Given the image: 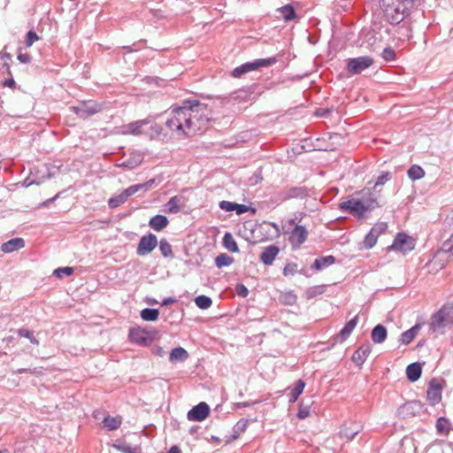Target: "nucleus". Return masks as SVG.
I'll return each mask as SVG.
<instances>
[{
  "mask_svg": "<svg viewBox=\"0 0 453 453\" xmlns=\"http://www.w3.org/2000/svg\"><path fill=\"white\" fill-rule=\"evenodd\" d=\"M210 114L205 104L196 100L184 101L182 105L170 109L165 126L178 135H195L207 129Z\"/></svg>",
  "mask_w": 453,
  "mask_h": 453,
  "instance_id": "f257e3e1",
  "label": "nucleus"
},
{
  "mask_svg": "<svg viewBox=\"0 0 453 453\" xmlns=\"http://www.w3.org/2000/svg\"><path fill=\"white\" fill-rule=\"evenodd\" d=\"M361 198H351L339 203V209L346 211L357 219H362L367 211L379 206L378 196L370 189L361 191Z\"/></svg>",
  "mask_w": 453,
  "mask_h": 453,
  "instance_id": "f03ea898",
  "label": "nucleus"
},
{
  "mask_svg": "<svg viewBox=\"0 0 453 453\" xmlns=\"http://www.w3.org/2000/svg\"><path fill=\"white\" fill-rule=\"evenodd\" d=\"M381 4L386 19L392 25L402 22L410 10L409 7L395 0H382Z\"/></svg>",
  "mask_w": 453,
  "mask_h": 453,
  "instance_id": "7ed1b4c3",
  "label": "nucleus"
},
{
  "mask_svg": "<svg viewBox=\"0 0 453 453\" xmlns=\"http://www.w3.org/2000/svg\"><path fill=\"white\" fill-rule=\"evenodd\" d=\"M453 325V308L449 305L442 306L431 318L430 327L433 331H441Z\"/></svg>",
  "mask_w": 453,
  "mask_h": 453,
  "instance_id": "20e7f679",
  "label": "nucleus"
},
{
  "mask_svg": "<svg viewBox=\"0 0 453 453\" xmlns=\"http://www.w3.org/2000/svg\"><path fill=\"white\" fill-rule=\"evenodd\" d=\"M277 62V58L272 57L267 58H259L255 59L251 62H247L240 66H237L232 71V76L234 78H239L242 74L247 73L249 72L257 70L260 67H267L274 65Z\"/></svg>",
  "mask_w": 453,
  "mask_h": 453,
  "instance_id": "39448f33",
  "label": "nucleus"
},
{
  "mask_svg": "<svg viewBox=\"0 0 453 453\" xmlns=\"http://www.w3.org/2000/svg\"><path fill=\"white\" fill-rule=\"evenodd\" d=\"M70 109L80 118L87 119L100 112L103 110V104L92 100L81 101L77 105L71 106Z\"/></svg>",
  "mask_w": 453,
  "mask_h": 453,
  "instance_id": "423d86ee",
  "label": "nucleus"
},
{
  "mask_svg": "<svg viewBox=\"0 0 453 453\" xmlns=\"http://www.w3.org/2000/svg\"><path fill=\"white\" fill-rule=\"evenodd\" d=\"M373 58L369 56L349 58L347 60V71L349 73L359 74L373 64Z\"/></svg>",
  "mask_w": 453,
  "mask_h": 453,
  "instance_id": "0eeeda50",
  "label": "nucleus"
},
{
  "mask_svg": "<svg viewBox=\"0 0 453 453\" xmlns=\"http://www.w3.org/2000/svg\"><path fill=\"white\" fill-rule=\"evenodd\" d=\"M154 121L153 119L149 117L144 119L136 120L134 122H131L126 126H124L123 133L126 134H133V135H139L142 134H146L143 127L147 125H150V127L156 132L159 133V128L155 125L153 126Z\"/></svg>",
  "mask_w": 453,
  "mask_h": 453,
  "instance_id": "6e6552de",
  "label": "nucleus"
},
{
  "mask_svg": "<svg viewBox=\"0 0 453 453\" xmlns=\"http://www.w3.org/2000/svg\"><path fill=\"white\" fill-rule=\"evenodd\" d=\"M413 249L414 242L412 238L403 233L397 234L392 245L388 247L389 250H397L403 253H407Z\"/></svg>",
  "mask_w": 453,
  "mask_h": 453,
  "instance_id": "1a4fd4ad",
  "label": "nucleus"
},
{
  "mask_svg": "<svg viewBox=\"0 0 453 453\" xmlns=\"http://www.w3.org/2000/svg\"><path fill=\"white\" fill-rule=\"evenodd\" d=\"M157 239L154 234H149L147 235H143L138 243L136 253L138 256L143 257L154 250V249L157 246Z\"/></svg>",
  "mask_w": 453,
  "mask_h": 453,
  "instance_id": "9d476101",
  "label": "nucleus"
},
{
  "mask_svg": "<svg viewBox=\"0 0 453 453\" xmlns=\"http://www.w3.org/2000/svg\"><path fill=\"white\" fill-rule=\"evenodd\" d=\"M210 413V407L205 402H201L197 405L194 406L187 414V418L189 421H203Z\"/></svg>",
  "mask_w": 453,
  "mask_h": 453,
  "instance_id": "9b49d317",
  "label": "nucleus"
},
{
  "mask_svg": "<svg viewBox=\"0 0 453 453\" xmlns=\"http://www.w3.org/2000/svg\"><path fill=\"white\" fill-rule=\"evenodd\" d=\"M308 231L303 226H296L289 233L288 241L294 248H299L307 239Z\"/></svg>",
  "mask_w": 453,
  "mask_h": 453,
  "instance_id": "f8f14e48",
  "label": "nucleus"
},
{
  "mask_svg": "<svg viewBox=\"0 0 453 453\" xmlns=\"http://www.w3.org/2000/svg\"><path fill=\"white\" fill-rule=\"evenodd\" d=\"M442 388L441 384L433 379L428 385L426 397L431 405H436L441 400Z\"/></svg>",
  "mask_w": 453,
  "mask_h": 453,
  "instance_id": "ddd939ff",
  "label": "nucleus"
},
{
  "mask_svg": "<svg viewBox=\"0 0 453 453\" xmlns=\"http://www.w3.org/2000/svg\"><path fill=\"white\" fill-rule=\"evenodd\" d=\"M363 426L360 423L349 421L345 422L340 430V436L348 441L352 440L357 434L361 432Z\"/></svg>",
  "mask_w": 453,
  "mask_h": 453,
  "instance_id": "4468645a",
  "label": "nucleus"
},
{
  "mask_svg": "<svg viewBox=\"0 0 453 453\" xmlns=\"http://www.w3.org/2000/svg\"><path fill=\"white\" fill-rule=\"evenodd\" d=\"M134 186H130L127 188L124 189L120 194L111 196L108 200V206L111 209H115L121 204H123L130 196L136 194Z\"/></svg>",
  "mask_w": 453,
  "mask_h": 453,
  "instance_id": "2eb2a0df",
  "label": "nucleus"
},
{
  "mask_svg": "<svg viewBox=\"0 0 453 453\" xmlns=\"http://www.w3.org/2000/svg\"><path fill=\"white\" fill-rule=\"evenodd\" d=\"M130 341L134 343L147 346L150 343L151 339L147 331L142 328H132L129 331Z\"/></svg>",
  "mask_w": 453,
  "mask_h": 453,
  "instance_id": "dca6fc26",
  "label": "nucleus"
},
{
  "mask_svg": "<svg viewBox=\"0 0 453 453\" xmlns=\"http://www.w3.org/2000/svg\"><path fill=\"white\" fill-rule=\"evenodd\" d=\"M143 159L144 157L142 153L134 151L131 153L127 160L116 163V166L132 170L138 167L142 163Z\"/></svg>",
  "mask_w": 453,
  "mask_h": 453,
  "instance_id": "f3484780",
  "label": "nucleus"
},
{
  "mask_svg": "<svg viewBox=\"0 0 453 453\" xmlns=\"http://www.w3.org/2000/svg\"><path fill=\"white\" fill-rule=\"evenodd\" d=\"M372 351L370 344L360 346L352 355L351 360L357 366H362Z\"/></svg>",
  "mask_w": 453,
  "mask_h": 453,
  "instance_id": "a211bd4d",
  "label": "nucleus"
},
{
  "mask_svg": "<svg viewBox=\"0 0 453 453\" xmlns=\"http://www.w3.org/2000/svg\"><path fill=\"white\" fill-rule=\"evenodd\" d=\"M279 252L280 249L278 246L274 244L267 246L261 253L260 259L265 265H270L273 263Z\"/></svg>",
  "mask_w": 453,
  "mask_h": 453,
  "instance_id": "6ab92c4d",
  "label": "nucleus"
},
{
  "mask_svg": "<svg viewBox=\"0 0 453 453\" xmlns=\"http://www.w3.org/2000/svg\"><path fill=\"white\" fill-rule=\"evenodd\" d=\"M25 246V241L22 238H12L1 246V250L4 253H11L19 250Z\"/></svg>",
  "mask_w": 453,
  "mask_h": 453,
  "instance_id": "aec40b11",
  "label": "nucleus"
},
{
  "mask_svg": "<svg viewBox=\"0 0 453 453\" xmlns=\"http://www.w3.org/2000/svg\"><path fill=\"white\" fill-rule=\"evenodd\" d=\"M358 322V316L356 315L349 321H348L345 326L341 329L338 337L340 338V342H343L346 341L349 336L351 334L355 327L357 326Z\"/></svg>",
  "mask_w": 453,
  "mask_h": 453,
  "instance_id": "412c9836",
  "label": "nucleus"
},
{
  "mask_svg": "<svg viewBox=\"0 0 453 453\" xmlns=\"http://www.w3.org/2000/svg\"><path fill=\"white\" fill-rule=\"evenodd\" d=\"M169 223L166 216L157 214L150 218L149 221V226L155 231H162L165 229Z\"/></svg>",
  "mask_w": 453,
  "mask_h": 453,
  "instance_id": "4be33fe9",
  "label": "nucleus"
},
{
  "mask_svg": "<svg viewBox=\"0 0 453 453\" xmlns=\"http://www.w3.org/2000/svg\"><path fill=\"white\" fill-rule=\"evenodd\" d=\"M387 335H388L387 328L380 324L375 326L372 328V333H371L372 341L375 344H380V343L384 342L387 339Z\"/></svg>",
  "mask_w": 453,
  "mask_h": 453,
  "instance_id": "5701e85b",
  "label": "nucleus"
},
{
  "mask_svg": "<svg viewBox=\"0 0 453 453\" xmlns=\"http://www.w3.org/2000/svg\"><path fill=\"white\" fill-rule=\"evenodd\" d=\"M335 257L332 255L321 257L315 259L311 268L317 271H322L329 267L330 265H334L335 263Z\"/></svg>",
  "mask_w": 453,
  "mask_h": 453,
  "instance_id": "b1692460",
  "label": "nucleus"
},
{
  "mask_svg": "<svg viewBox=\"0 0 453 453\" xmlns=\"http://www.w3.org/2000/svg\"><path fill=\"white\" fill-rule=\"evenodd\" d=\"M421 328V326L419 324H416L410 329L406 330L405 332L402 333L399 342L403 345H408L411 343L413 339L416 337L418 333L419 332Z\"/></svg>",
  "mask_w": 453,
  "mask_h": 453,
  "instance_id": "393cba45",
  "label": "nucleus"
},
{
  "mask_svg": "<svg viewBox=\"0 0 453 453\" xmlns=\"http://www.w3.org/2000/svg\"><path fill=\"white\" fill-rule=\"evenodd\" d=\"M422 373L421 365L418 363L410 364L406 368V375L410 381H417Z\"/></svg>",
  "mask_w": 453,
  "mask_h": 453,
  "instance_id": "a878e982",
  "label": "nucleus"
},
{
  "mask_svg": "<svg viewBox=\"0 0 453 453\" xmlns=\"http://www.w3.org/2000/svg\"><path fill=\"white\" fill-rule=\"evenodd\" d=\"M184 199L182 196H174L166 203V211L170 213H178L180 211V206L183 205Z\"/></svg>",
  "mask_w": 453,
  "mask_h": 453,
  "instance_id": "bb28decb",
  "label": "nucleus"
},
{
  "mask_svg": "<svg viewBox=\"0 0 453 453\" xmlns=\"http://www.w3.org/2000/svg\"><path fill=\"white\" fill-rule=\"evenodd\" d=\"M305 387V383L302 380H298L293 388H288L289 390V403H295L299 395L303 393V388Z\"/></svg>",
  "mask_w": 453,
  "mask_h": 453,
  "instance_id": "cd10ccee",
  "label": "nucleus"
},
{
  "mask_svg": "<svg viewBox=\"0 0 453 453\" xmlns=\"http://www.w3.org/2000/svg\"><path fill=\"white\" fill-rule=\"evenodd\" d=\"M103 426L106 427L109 431L116 430L118 429L121 423H122V418L120 416L116 417H111L106 416L103 419Z\"/></svg>",
  "mask_w": 453,
  "mask_h": 453,
  "instance_id": "c85d7f7f",
  "label": "nucleus"
},
{
  "mask_svg": "<svg viewBox=\"0 0 453 453\" xmlns=\"http://www.w3.org/2000/svg\"><path fill=\"white\" fill-rule=\"evenodd\" d=\"M188 357V353L182 347H177L172 349L169 356L171 362L184 361Z\"/></svg>",
  "mask_w": 453,
  "mask_h": 453,
  "instance_id": "c756f323",
  "label": "nucleus"
},
{
  "mask_svg": "<svg viewBox=\"0 0 453 453\" xmlns=\"http://www.w3.org/2000/svg\"><path fill=\"white\" fill-rule=\"evenodd\" d=\"M223 246L231 252H238L239 249L237 243L233 236V234L229 232L225 233L223 236Z\"/></svg>",
  "mask_w": 453,
  "mask_h": 453,
  "instance_id": "7c9ffc66",
  "label": "nucleus"
},
{
  "mask_svg": "<svg viewBox=\"0 0 453 453\" xmlns=\"http://www.w3.org/2000/svg\"><path fill=\"white\" fill-rule=\"evenodd\" d=\"M278 12H280L285 21L292 20L296 18V11L291 4H286L278 9Z\"/></svg>",
  "mask_w": 453,
  "mask_h": 453,
  "instance_id": "2f4dec72",
  "label": "nucleus"
},
{
  "mask_svg": "<svg viewBox=\"0 0 453 453\" xmlns=\"http://www.w3.org/2000/svg\"><path fill=\"white\" fill-rule=\"evenodd\" d=\"M408 177L412 180H420L425 175L423 168L418 165H411L408 170Z\"/></svg>",
  "mask_w": 453,
  "mask_h": 453,
  "instance_id": "473e14b6",
  "label": "nucleus"
},
{
  "mask_svg": "<svg viewBox=\"0 0 453 453\" xmlns=\"http://www.w3.org/2000/svg\"><path fill=\"white\" fill-rule=\"evenodd\" d=\"M157 309L145 308L141 311V318L145 321H156L158 319Z\"/></svg>",
  "mask_w": 453,
  "mask_h": 453,
  "instance_id": "72a5a7b5",
  "label": "nucleus"
},
{
  "mask_svg": "<svg viewBox=\"0 0 453 453\" xmlns=\"http://www.w3.org/2000/svg\"><path fill=\"white\" fill-rule=\"evenodd\" d=\"M234 258L228 256L226 253H221L215 258V265L218 268H222L226 266H229L231 264H233Z\"/></svg>",
  "mask_w": 453,
  "mask_h": 453,
  "instance_id": "f704fd0d",
  "label": "nucleus"
},
{
  "mask_svg": "<svg viewBox=\"0 0 453 453\" xmlns=\"http://www.w3.org/2000/svg\"><path fill=\"white\" fill-rule=\"evenodd\" d=\"M248 426L247 419H240L233 427L234 434H232V439L235 440L239 437L240 434L243 433Z\"/></svg>",
  "mask_w": 453,
  "mask_h": 453,
  "instance_id": "c9c22d12",
  "label": "nucleus"
},
{
  "mask_svg": "<svg viewBox=\"0 0 453 453\" xmlns=\"http://www.w3.org/2000/svg\"><path fill=\"white\" fill-rule=\"evenodd\" d=\"M195 303L200 309L206 310L212 304V301L209 296L201 295L195 298Z\"/></svg>",
  "mask_w": 453,
  "mask_h": 453,
  "instance_id": "e433bc0d",
  "label": "nucleus"
},
{
  "mask_svg": "<svg viewBox=\"0 0 453 453\" xmlns=\"http://www.w3.org/2000/svg\"><path fill=\"white\" fill-rule=\"evenodd\" d=\"M113 447L122 453H141V450L136 448H132L126 442H117L113 444Z\"/></svg>",
  "mask_w": 453,
  "mask_h": 453,
  "instance_id": "4c0bfd02",
  "label": "nucleus"
},
{
  "mask_svg": "<svg viewBox=\"0 0 453 453\" xmlns=\"http://www.w3.org/2000/svg\"><path fill=\"white\" fill-rule=\"evenodd\" d=\"M159 250L165 257H170L173 256V250L171 244L166 239H161L159 242Z\"/></svg>",
  "mask_w": 453,
  "mask_h": 453,
  "instance_id": "58836bf2",
  "label": "nucleus"
},
{
  "mask_svg": "<svg viewBox=\"0 0 453 453\" xmlns=\"http://www.w3.org/2000/svg\"><path fill=\"white\" fill-rule=\"evenodd\" d=\"M378 237L372 230L365 235L364 240V247L365 249H372L377 242Z\"/></svg>",
  "mask_w": 453,
  "mask_h": 453,
  "instance_id": "ea45409f",
  "label": "nucleus"
},
{
  "mask_svg": "<svg viewBox=\"0 0 453 453\" xmlns=\"http://www.w3.org/2000/svg\"><path fill=\"white\" fill-rule=\"evenodd\" d=\"M296 296L293 294L292 292H287L284 294H281L280 296V303L287 304V305H293L296 302Z\"/></svg>",
  "mask_w": 453,
  "mask_h": 453,
  "instance_id": "a19ab883",
  "label": "nucleus"
},
{
  "mask_svg": "<svg viewBox=\"0 0 453 453\" xmlns=\"http://www.w3.org/2000/svg\"><path fill=\"white\" fill-rule=\"evenodd\" d=\"M18 334L21 337L27 338L30 341V342L35 345L39 344V341L34 336L33 332H31L27 329H25V328L19 329Z\"/></svg>",
  "mask_w": 453,
  "mask_h": 453,
  "instance_id": "79ce46f5",
  "label": "nucleus"
},
{
  "mask_svg": "<svg viewBox=\"0 0 453 453\" xmlns=\"http://www.w3.org/2000/svg\"><path fill=\"white\" fill-rule=\"evenodd\" d=\"M436 429L439 434L449 430V421L446 418L441 417L436 421Z\"/></svg>",
  "mask_w": 453,
  "mask_h": 453,
  "instance_id": "37998d69",
  "label": "nucleus"
},
{
  "mask_svg": "<svg viewBox=\"0 0 453 453\" xmlns=\"http://www.w3.org/2000/svg\"><path fill=\"white\" fill-rule=\"evenodd\" d=\"M155 184V180L154 179H150L149 180H147L146 182L144 183H142V184H135V185H133L135 189V192H139V191H147L149 190L150 188H151L153 187V185Z\"/></svg>",
  "mask_w": 453,
  "mask_h": 453,
  "instance_id": "c03bdc74",
  "label": "nucleus"
},
{
  "mask_svg": "<svg viewBox=\"0 0 453 453\" xmlns=\"http://www.w3.org/2000/svg\"><path fill=\"white\" fill-rule=\"evenodd\" d=\"M73 269L69 266L65 267H59L54 271V274L59 278L63 277L64 275L69 276L73 274Z\"/></svg>",
  "mask_w": 453,
  "mask_h": 453,
  "instance_id": "a18cd8bd",
  "label": "nucleus"
},
{
  "mask_svg": "<svg viewBox=\"0 0 453 453\" xmlns=\"http://www.w3.org/2000/svg\"><path fill=\"white\" fill-rule=\"evenodd\" d=\"M388 228V225L385 222H379L375 224L371 230L377 235L380 236Z\"/></svg>",
  "mask_w": 453,
  "mask_h": 453,
  "instance_id": "49530a36",
  "label": "nucleus"
},
{
  "mask_svg": "<svg viewBox=\"0 0 453 453\" xmlns=\"http://www.w3.org/2000/svg\"><path fill=\"white\" fill-rule=\"evenodd\" d=\"M390 177H391V174L388 172L381 173L377 178V180H376V182L374 184V188H376L379 186L384 185L390 179Z\"/></svg>",
  "mask_w": 453,
  "mask_h": 453,
  "instance_id": "de8ad7c7",
  "label": "nucleus"
},
{
  "mask_svg": "<svg viewBox=\"0 0 453 453\" xmlns=\"http://www.w3.org/2000/svg\"><path fill=\"white\" fill-rule=\"evenodd\" d=\"M381 56L386 61H392L395 59V52L392 48L388 47L383 50Z\"/></svg>",
  "mask_w": 453,
  "mask_h": 453,
  "instance_id": "09e8293b",
  "label": "nucleus"
},
{
  "mask_svg": "<svg viewBox=\"0 0 453 453\" xmlns=\"http://www.w3.org/2000/svg\"><path fill=\"white\" fill-rule=\"evenodd\" d=\"M39 39L38 35L33 30L27 32L26 36V45L27 47H31L33 43Z\"/></svg>",
  "mask_w": 453,
  "mask_h": 453,
  "instance_id": "8fccbe9b",
  "label": "nucleus"
},
{
  "mask_svg": "<svg viewBox=\"0 0 453 453\" xmlns=\"http://www.w3.org/2000/svg\"><path fill=\"white\" fill-rule=\"evenodd\" d=\"M441 250L446 253L453 255V234L449 240L443 242Z\"/></svg>",
  "mask_w": 453,
  "mask_h": 453,
  "instance_id": "3c124183",
  "label": "nucleus"
},
{
  "mask_svg": "<svg viewBox=\"0 0 453 453\" xmlns=\"http://www.w3.org/2000/svg\"><path fill=\"white\" fill-rule=\"evenodd\" d=\"M303 195V189L301 188H290L287 193V198H295L302 196Z\"/></svg>",
  "mask_w": 453,
  "mask_h": 453,
  "instance_id": "603ef678",
  "label": "nucleus"
},
{
  "mask_svg": "<svg viewBox=\"0 0 453 453\" xmlns=\"http://www.w3.org/2000/svg\"><path fill=\"white\" fill-rule=\"evenodd\" d=\"M235 203L229 201H220L219 207L225 211H234Z\"/></svg>",
  "mask_w": 453,
  "mask_h": 453,
  "instance_id": "864d4df0",
  "label": "nucleus"
},
{
  "mask_svg": "<svg viewBox=\"0 0 453 453\" xmlns=\"http://www.w3.org/2000/svg\"><path fill=\"white\" fill-rule=\"evenodd\" d=\"M24 372H29L31 374H40L41 372L38 370V368H19V369H17L16 371H13V373L14 374H21V373H24Z\"/></svg>",
  "mask_w": 453,
  "mask_h": 453,
  "instance_id": "5fc2aeb1",
  "label": "nucleus"
},
{
  "mask_svg": "<svg viewBox=\"0 0 453 453\" xmlns=\"http://www.w3.org/2000/svg\"><path fill=\"white\" fill-rule=\"evenodd\" d=\"M235 290L236 293L242 297H246L249 294L248 288L243 284L241 283L236 285Z\"/></svg>",
  "mask_w": 453,
  "mask_h": 453,
  "instance_id": "6e6d98bb",
  "label": "nucleus"
},
{
  "mask_svg": "<svg viewBox=\"0 0 453 453\" xmlns=\"http://www.w3.org/2000/svg\"><path fill=\"white\" fill-rule=\"evenodd\" d=\"M0 58L4 61L3 66L6 67V70L9 74H11L10 72V65L7 61L11 60V54L9 53H0Z\"/></svg>",
  "mask_w": 453,
  "mask_h": 453,
  "instance_id": "4d7b16f0",
  "label": "nucleus"
},
{
  "mask_svg": "<svg viewBox=\"0 0 453 453\" xmlns=\"http://www.w3.org/2000/svg\"><path fill=\"white\" fill-rule=\"evenodd\" d=\"M250 210V208L245 204H240L236 203L234 204V211L236 212L237 215H242L245 212H247Z\"/></svg>",
  "mask_w": 453,
  "mask_h": 453,
  "instance_id": "13d9d810",
  "label": "nucleus"
},
{
  "mask_svg": "<svg viewBox=\"0 0 453 453\" xmlns=\"http://www.w3.org/2000/svg\"><path fill=\"white\" fill-rule=\"evenodd\" d=\"M309 416H310V410H309V408L308 407L301 406L299 408L298 412H297V418H300V419H304V418H306Z\"/></svg>",
  "mask_w": 453,
  "mask_h": 453,
  "instance_id": "bf43d9fd",
  "label": "nucleus"
},
{
  "mask_svg": "<svg viewBox=\"0 0 453 453\" xmlns=\"http://www.w3.org/2000/svg\"><path fill=\"white\" fill-rule=\"evenodd\" d=\"M297 265L296 264H287L283 269V274L285 276L293 274L296 270Z\"/></svg>",
  "mask_w": 453,
  "mask_h": 453,
  "instance_id": "052dcab7",
  "label": "nucleus"
},
{
  "mask_svg": "<svg viewBox=\"0 0 453 453\" xmlns=\"http://www.w3.org/2000/svg\"><path fill=\"white\" fill-rule=\"evenodd\" d=\"M40 183H41V180H37L35 179H32L30 176H28L27 178H26L23 180L22 186L27 188V187H30V186H32L34 184H37L38 185Z\"/></svg>",
  "mask_w": 453,
  "mask_h": 453,
  "instance_id": "680f3d73",
  "label": "nucleus"
},
{
  "mask_svg": "<svg viewBox=\"0 0 453 453\" xmlns=\"http://www.w3.org/2000/svg\"><path fill=\"white\" fill-rule=\"evenodd\" d=\"M18 59L19 60L20 63L27 64V63L30 62L31 58H30V56L28 54L19 53L18 55Z\"/></svg>",
  "mask_w": 453,
  "mask_h": 453,
  "instance_id": "e2e57ef3",
  "label": "nucleus"
},
{
  "mask_svg": "<svg viewBox=\"0 0 453 453\" xmlns=\"http://www.w3.org/2000/svg\"><path fill=\"white\" fill-rule=\"evenodd\" d=\"M419 407H420V404H419V403H418V402H409V403H407L403 406V408H404V409H407V410H414V409H416V408H419Z\"/></svg>",
  "mask_w": 453,
  "mask_h": 453,
  "instance_id": "0e129e2a",
  "label": "nucleus"
},
{
  "mask_svg": "<svg viewBox=\"0 0 453 453\" xmlns=\"http://www.w3.org/2000/svg\"><path fill=\"white\" fill-rule=\"evenodd\" d=\"M152 351L155 355L159 356V357H163L165 353L164 349L160 346L154 347Z\"/></svg>",
  "mask_w": 453,
  "mask_h": 453,
  "instance_id": "69168bd1",
  "label": "nucleus"
},
{
  "mask_svg": "<svg viewBox=\"0 0 453 453\" xmlns=\"http://www.w3.org/2000/svg\"><path fill=\"white\" fill-rule=\"evenodd\" d=\"M3 84H4V87H9V88H14L15 87V81H14V80L12 78L5 80Z\"/></svg>",
  "mask_w": 453,
  "mask_h": 453,
  "instance_id": "338daca9",
  "label": "nucleus"
},
{
  "mask_svg": "<svg viewBox=\"0 0 453 453\" xmlns=\"http://www.w3.org/2000/svg\"><path fill=\"white\" fill-rule=\"evenodd\" d=\"M176 300L175 298L173 297H167V298H165L161 303L162 306H167L168 304L170 303H174Z\"/></svg>",
  "mask_w": 453,
  "mask_h": 453,
  "instance_id": "774afa93",
  "label": "nucleus"
}]
</instances>
